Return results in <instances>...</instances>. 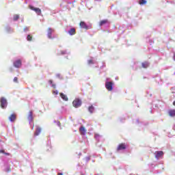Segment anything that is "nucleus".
<instances>
[{
	"label": "nucleus",
	"mask_w": 175,
	"mask_h": 175,
	"mask_svg": "<svg viewBox=\"0 0 175 175\" xmlns=\"http://www.w3.org/2000/svg\"><path fill=\"white\" fill-rule=\"evenodd\" d=\"M154 155L157 159H159V158H162V157H163V152L157 151L154 152Z\"/></svg>",
	"instance_id": "nucleus-5"
},
{
	"label": "nucleus",
	"mask_w": 175,
	"mask_h": 175,
	"mask_svg": "<svg viewBox=\"0 0 175 175\" xmlns=\"http://www.w3.org/2000/svg\"><path fill=\"white\" fill-rule=\"evenodd\" d=\"M53 94H54V95H58V92H57V90H53Z\"/></svg>",
	"instance_id": "nucleus-23"
},
{
	"label": "nucleus",
	"mask_w": 175,
	"mask_h": 175,
	"mask_svg": "<svg viewBox=\"0 0 175 175\" xmlns=\"http://www.w3.org/2000/svg\"><path fill=\"white\" fill-rule=\"evenodd\" d=\"M79 132L81 133V135H85V133H87V130L85 129V127L81 126L80 128H79Z\"/></svg>",
	"instance_id": "nucleus-8"
},
{
	"label": "nucleus",
	"mask_w": 175,
	"mask_h": 175,
	"mask_svg": "<svg viewBox=\"0 0 175 175\" xmlns=\"http://www.w3.org/2000/svg\"><path fill=\"white\" fill-rule=\"evenodd\" d=\"M121 150H125V144H122L118 146V150L120 151Z\"/></svg>",
	"instance_id": "nucleus-14"
},
{
	"label": "nucleus",
	"mask_w": 175,
	"mask_h": 175,
	"mask_svg": "<svg viewBox=\"0 0 175 175\" xmlns=\"http://www.w3.org/2000/svg\"><path fill=\"white\" fill-rule=\"evenodd\" d=\"M57 122V125H58V126H59V125H61V123L59 122Z\"/></svg>",
	"instance_id": "nucleus-26"
},
{
	"label": "nucleus",
	"mask_w": 175,
	"mask_h": 175,
	"mask_svg": "<svg viewBox=\"0 0 175 175\" xmlns=\"http://www.w3.org/2000/svg\"><path fill=\"white\" fill-rule=\"evenodd\" d=\"M28 120H29V121H32V120H33L32 111H29V113L28 116Z\"/></svg>",
	"instance_id": "nucleus-16"
},
{
	"label": "nucleus",
	"mask_w": 175,
	"mask_h": 175,
	"mask_svg": "<svg viewBox=\"0 0 175 175\" xmlns=\"http://www.w3.org/2000/svg\"><path fill=\"white\" fill-rule=\"evenodd\" d=\"M95 137H96V139H98V137H99V135L96 134V135H95Z\"/></svg>",
	"instance_id": "nucleus-27"
},
{
	"label": "nucleus",
	"mask_w": 175,
	"mask_h": 175,
	"mask_svg": "<svg viewBox=\"0 0 175 175\" xmlns=\"http://www.w3.org/2000/svg\"><path fill=\"white\" fill-rule=\"evenodd\" d=\"M14 66L15 68H21V60H20V59L16 60L14 62Z\"/></svg>",
	"instance_id": "nucleus-6"
},
{
	"label": "nucleus",
	"mask_w": 175,
	"mask_h": 175,
	"mask_svg": "<svg viewBox=\"0 0 175 175\" xmlns=\"http://www.w3.org/2000/svg\"><path fill=\"white\" fill-rule=\"evenodd\" d=\"M0 152H1V153L3 152V150H0Z\"/></svg>",
	"instance_id": "nucleus-32"
},
{
	"label": "nucleus",
	"mask_w": 175,
	"mask_h": 175,
	"mask_svg": "<svg viewBox=\"0 0 175 175\" xmlns=\"http://www.w3.org/2000/svg\"><path fill=\"white\" fill-rule=\"evenodd\" d=\"M27 40L31 41L32 40V37L29 35L27 36Z\"/></svg>",
	"instance_id": "nucleus-22"
},
{
	"label": "nucleus",
	"mask_w": 175,
	"mask_h": 175,
	"mask_svg": "<svg viewBox=\"0 0 175 175\" xmlns=\"http://www.w3.org/2000/svg\"><path fill=\"white\" fill-rule=\"evenodd\" d=\"M81 28H83L84 29H88V26L84 22H81L79 24Z\"/></svg>",
	"instance_id": "nucleus-10"
},
{
	"label": "nucleus",
	"mask_w": 175,
	"mask_h": 175,
	"mask_svg": "<svg viewBox=\"0 0 175 175\" xmlns=\"http://www.w3.org/2000/svg\"><path fill=\"white\" fill-rule=\"evenodd\" d=\"M106 23H107V21H106V20L101 21L100 22V25H104V24H106Z\"/></svg>",
	"instance_id": "nucleus-21"
},
{
	"label": "nucleus",
	"mask_w": 175,
	"mask_h": 175,
	"mask_svg": "<svg viewBox=\"0 0 175 175\" xmlns=\"http://www.w3.org/2000/svg\"><path fill=\"white\" fill-rule=\"evenodd\" d=\"M40 132H42V129H40L39 126H36L35 136H39Z\"/></svg>",
	"instance_id": "nucleus-9"
},
{
	"label": "nucleus",
	"mask_w": 175,
	"mask_h": 175,
	"mask_svg": "<svg viewBox=\"0 0 175 175\" xmlns=\"http://www.w3.org/2000/svg\"><path fill=\"white\" fill-rule=\"evenodd\" d=\"M168 114L170 117H175V109L169 110Z\"/></svg>",
	"instance_id": "nucleus-11"
},
{
	"label": "nucleus",
	"mask_w": 175,
	"mask_h": 175,
	"mask_svg": "<svg viewBox=\"0 0 175 175\" xmlns=\"http://www.w3.org/2000/svg\"><path fill=\"white\" fill-rule=\"evenodd\" d=\"M29 9H31V10H33V12H36V13L38 14V16H40V14H42V10L40 8L30 5Z\"/></svg>",
	"instance_id": "nucleus-4"
},
{
	"label": "nucleus",
	"mask_w": 175,
	"mask_h": 175,
	"mask_svg": "<svg viewBox=\"0 0 175 175\" xmlns=\"http://www.w3.org/2000/svg\"><path fill=\"white\" fill-rule=\"evenodd\" d=\"M113 82L107 81L105 82V88L108 91H113Z\"/></svg>",
	"instance_id": "nucleus-3"
},
{
	"label": "nucleus",
	"mask_w": 175,
	"mask_h": 175,
	"mask_svg": "<svg viewBox=\"0 0 175 175\" xmlns=\"http://www.w3.org/2000/svg\"><path fill=\"white\" fill-rule=\"evenodd\" d=\"M9 120L11 122H13L14 121H16V114H12L10 117H9Z\"/></svg>",
	"instance_id": "nucleus-12"
},
{
	"label": "nucleus",
	"mask_w": 175,
	"mask_h": 175,
	"mask_svg": "<svg viewBox=\"0 0 175 175\" xmlns=\"http://www.w3.org/2000/svg\"><path fill=\"white\" fill-rule=\"evenodd\" d=\"M88 62L89 65H91V64H92V59H89L88 61Z\"/></svg>",
	"instance_id": "nucleus-24"
},
{
	"label": "nucleus",
	"mask_w": 175,
	"mask_h": 175,
	"mask_svg": "<svg viewBox=\"0 0 175 175\" xmlns=\"http://www.w3.org/2000/svg\"><path fill=\"white\" fill-rule=\"evenodd\" d=\"M18 18H20V16L19 15L16 14V15L14 16V21H17Z\"/></svg>",
	"instance_id": "nucleus-20"
},
{
	"label": "nucleus",
	"mask_w": 175,
	"mask_h": 175,
	"mask_svg": "<svg viewBox=\"0 0 175 175\" xmlns=\"http://www.w3.org/2000/svg\"><path fill=\"white\" fill-rule=\"evenodd\" d=\"M149 65L148 62H144L142 63V68H148Z\"/></svg>",
	"instance_id": "nucleus-17"
},
{
	"label": "nucleus",
	"mask_w": 175,
	"mask_h": 175,
	"mask_svg": "<svg viewBox=\"0 0 175 175\" xmlns=\"http://www.w3.org/2000/svg\"><path fill=\"white\" fill-rule=\"evenodd\" d=\"M58 175H63L62 173H59Z\"/></svg>",
	"instance_id": "nucleus-31"
},
{
	"label": "nucleus",
	"mask_w": 175,
	"mask_h": 175,
	"mask_svg": "<svg viewBox=\"0 0 175 175\" xmlns=\"http://www.w3.org/2000/svg\"><path fill=\"white\" fill-rule=\"evenodd\" d=\"M52 87H53V88H55V85H52Z\"/></svg>",
	"instance_id": "nucleus-29"
},
{
	"label": "nucleus",
	"mask_w": 175,
	"mask_h": 175,
	"mask_svg": "<svg viewBox=\"0 0 175 175\" xmlns=\"http://www.w3.org/2000/svg\"><path fill=\"white\" fill-rule=\"evenodd\" d=\"M0 103H1V107L2 109H6V107L8 106V100H6V98H1L0 99Z\"/></svg>",
	"instance_id": "nucleus-2"
},
{
	"label": "nucleus",
	"mask_w": 175,
	"mask_h": 175,
	"mask_svg": "<svg viewBox=\"0 0 175 175\" xmlns=\"http://www.w3.org/2000/svg\"><path fill=\"white\" fill-rule=\"evenodd\" d=\"M139 5H146V3H147V1H146V0H139Z\"/></svg>",
	"instance_id": "nucleus-18"
},
{
	"label": "nucleus",
	"mask_w": 175,
	"mask_h": 175,
	"mask_svg": "<svg viewBox=\"0 0 175 175\" xmlns=\"http://www.w3.org/2000/svg\"><path fill=\"white\" fill-rule=\"evenodd\" d=\"M17 80H18L17 77H14V83H17Z\"/></svg>",
	"instance_id": "nucleus-25"
},
{
	"label": "nucleus",
	"mask_w": 175,
	"mask_h": 175,
	"mask_svg": "<svg viewBox=\"0 0 175 175\" xmlns=\"http://www.w3.org/2000/svg\"><path fill=\"white\" fill-rule=\"evenodd\" d=\"M68 33L69 35H75V33H76V29L75 28H72L71 29H70V31H68Z\"/></svg>",
	"instance_id": "nucleus-15"
},
{
	"label": "nucleus",
	"mask_w": 175,
	"mask_h": 175,
	"mask_svg": "<svg viewBox=\"0 0 175 175\" xmlns=\"http://www.w3.org/2000/svg\"><path fill=\"white\" fill-rule=\"evenodd\" d=\"M173 105H174V106H175V100L174 101Z\"/></svg>",
	"instance_id": "nucleus-30"
},
{
	"label": "nucleus",
	"mask_w": 175,
	"mask_h": 175,
	"mask_svg": "<svg viewBox=\"0 0 175 175\" xmlns=\"http://www.w3.org/2000/svg\"><path fill=\"white\" fill-rule=\"evenodd\" d=\"M88 110L90 113H94V106L91 105L90 107H89Z\"/></svg>",
	"instance_id": "nucleus-19"
},
{
	"label": "nucleus",
	"mask_w": 175,
	"mask_h": 175,
	"mask_svg": "<svg viewBox=\"0 0 175 175\" xmlns=\"http://www.w3.org/2000/svg\"><path fill=\"white\" fill-rule=\"evenodd\" d=\"M50 84H53V81H49Z\"/></svg>",
	"instance_id": "nucleus-28"
},
{
	"label": "nucleus",
	"mask_w": 175,
	"mask_h": 175,
	"mask_svg": "<svg viewBox=\"0 0 175 175\" xmlns=\"http://www.w3.org/2000/svg\"><path fill=\"white\" fill-rule=\"evenodd\" d=\"M60 96L63 99V100H66V102L68 101V96L66 94L61 93Z\"/></svg>",
	"instance_id": "nucleus-13"
},
{
	"label": "nucleus",
	"mask_w": 175,
	"mask_h": 175,
	"mask_svg": "<svg viewBox=\"0 0 175 175\" xmlns=\"http://www.w3.org/2000/svg\"><path fill=\"white\" fill-rule=\"evenodd\" d=\"M72 106L76 109L80 107V106H81V100L79 98H76L75 100H74L72 102Z\"/></svg>",
	"instance_id": "nucleus-1"
},
{
	"label": "nucleus",
	"mask_w": 175,
	"mask_h": 175,
	"mask_svg": "<svg viewBox=\"0 0 175 175\" xmlns=\"http://www.w3.org/2000/svg\"><path fill=\"white\" fill-rule=\"evenodd\" d=\"M53 32H54V29L51 28L48 29L47 37L49 38V39H53V36H51V33H53Z\"/></svg>",
	"instance_id": "nucleus-7"
}]
</instances>
